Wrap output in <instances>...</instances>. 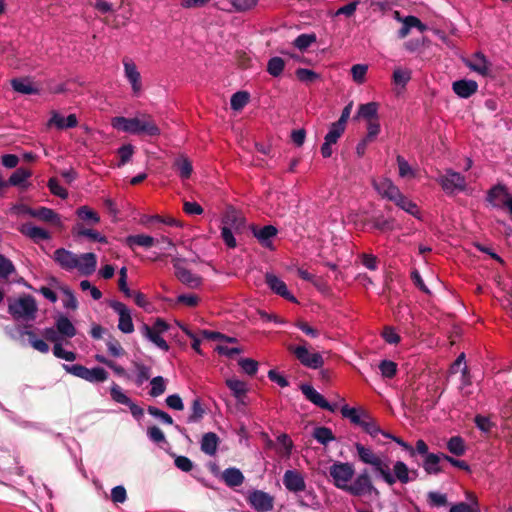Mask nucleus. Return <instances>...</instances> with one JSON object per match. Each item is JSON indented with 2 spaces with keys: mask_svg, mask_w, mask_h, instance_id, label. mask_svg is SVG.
<instances>
[{
  "mask_svg": "<svg viewBox=\"0 0 512 512\" xmlns=\"http://www.w3.org/2000/svg\"><path fill=\"white\" fill-rule=\"evenodd\" d=\"M111 125L117 130L134 135L156 137L161 134L160 128L154 119L148 114H142L133 118L117 116L112 119Z\"/></svg>",
  "mask_w": 512,
  "mask_h": 512,
  "instance_id": "obj_1",
  "label": "nucleus"
},
{
  "mask_svg": "<svg viewBox=\"0 0 512 512\" xmlns=\"http://www.w3.org/2000/svg\"><path fill=\"white\" fill-rule=\"evenodd\" d=\"M355 449L361 462L371 465L375 474L379 475L389 486L395 484V478H393L388 462L361 443H355Z\"/></svg>",
  "mask_w": 512,
  "mask_h": 512,
  "instance_id": "obj_2",
  "label": "nucleus"
},
{
  "mask_svg": "<svg viewBox=\"0 0 512 512\" xmlns=\"http://www.w3.org/2000/svg\"><path fill=\"white\" fill-rule=\"evenodd\" d=\"M8 313L14 320L33 321L38 311L36 300L31 295L8 298Z\"/></svg>",
  "mask_w": 512,
  "mask_h": 512,
  "instance_id": "obj_3",
  "label": "nucleus"
},
{
  "mask_svg": "<svg viewBox=\"0 0 512 512\" xmlns=\"http://www.w3.org/2000/svg\"><path fill=\"white\" fill-rule=\"evenodd\" d=\"M302 343L301 345H289L288 351L292 353L295 358L305 367L310 369H320L324 365V359L320 353H311L307 348V342L297 337Z\"/></svg>",
  "mask_w": 512,
  "mask_h": 512,
  "instance_id": "obj_4",
  "label": "nucleus"
},
{
  "mask_svg": "<svg viewBox=\"0 0 512 512\" xmlns=\"http://www.w3.org/2000/svg\"><path fill=\"white\" fill-rule=\"evenodd\" d=\"M64 370L91 383H101L108 379V372L102 367L89 369L81 364L63 365Z\"/></svg>",
  "mask_w": 512,
  "mask_h": 512,
  "instance_id": "obj_5",
  "label": "nucleus"
},
{
  "mask_svg": "<svg viewBox=\"0 0 512 512\" xmlns=\"http://www.w3.org/2000/svg\"><path fill=\"white\" fill-rule=\"evenodd\" d=\"M438 184L448 195L462 192L466 189L467 182L465 176L452 169H447L444 174L437 178Z\"/></svg>",
  "mask_w": 512,
  "mask_h": 512,
  "instance_id": "obj_6",
  "label": "nucleus"
},
{
  "mask_svg": "<svg viewBox=\"0 0 512 512\" xmlns=\"http://www.w3.org/2000/svg\"><path fill=\"white\" fill-rule=\"evenodd\" d=\"M329 474L333 478L334 485L345 491L349 487V482L355 474L354 467L348 462H335L329 468Z\"/></svg>",
  "mask_w": 512,
  "mask_h": 512,
  "instance_id": "obj_7",
  "label": "nucleus"
},
{
  "mask_svg": "<svg viewBox=\"0 0 512 512\" xmlns=\"http://www.w3.org/2000/svg\"><path fill=\"white\" fill-rule=\"evenodd\" d=\"M352 496L361 497L363 495H379V491L373 485L368 469H363L346 490Z\"/></svg>",
  "mask_w": 512,
  "mask_h": 512,
  "instance_id": "obj_8",
  "label": "nucleus"
},
{
  "mask_svg": "<svg viewBox=\"0 0 512 512\" xmlns=\"http://www.w3.org/2000/svg\"><path fill=\"white\" fill-rule=\"evenodd\" d=\"M185 261V259L182 258H173L172 264L173 268L175 270V276L176 278L184 285L188 286L189 288H197L202 283V278L199 275H196L192 273L190 270L186 269L182 266V263Z\"/></svg>",
  "mask_w": 512,
  "mask_h": 512,
  "instance_id": "obj_9",
  "label": "nucleus"
},
{
  "mask_svg": "<svg viewBox=\"0 0 512 512\" xmlns=\"http://www.w3.org/2000/svg\"><path fill=\"white\" fill-rule=\"evenodd\" d=\"M22 212L33 217L37 218L43 222L52 224L56 227H62V221L59 216L53 209L47 207H39V208H31L29 206H22Z\"/></svg>",
  "mask_w": 512,
  "mask_h": 512,
  "instance_id": "obj_10",
  "label": "nucleus"
},
{
  "mask_svg": "<svg viewBox=\"0 0 512 512\" xmlns=\"http://www.w3.org/2000/svg\"><path fill=\"white\" fill-rule=\"evenodd\" d=\"M250 230L262 247L269 250L275 249L272 242L273 238H275L278 234V229L275 226L266 225L263 227H258L257 225L252 224L250 226Z\"/></svg>",
  "mask_w": 512,
  "mask_h": 512,
  "instance_id": "obj_11",
  "label": "nucleus"
},
{
  "mask_svg": "<svg viewBox=\"0 0 512 512\" xmlns=\"http://www.w3.org/2000/svg\"><path fill=\"white\" fill-rule=\"evenodd\" d=\"M109 306L119 315L118 329L126 334L134 331V325L128 307L119 301L111 300Z\"/></svg>",
  "mask_w": 512,
  "mask_h": 512,
  "instance_id": "obj_12",
  "label": "nucleus"
},
{
  "mask_svg": "<svg viewBox=\"0 0 512 512\" xmlns=\"http://www.w3.org/2000/svg\"><path fill=\"white\" fill-rule=\"evenodd\" d=\"M247 499L257 512H269L274 508V497L262 490L250 492Z\"/></svg>",
  "mask_w": 512,
  "mask_h": 512,
  "instance_id": "obj_13",
  "label": "nucleus"
},
{
  "mask_svg": "<svg viewBox=\"0 0 512 512\" xmlns=\"http://www.w3.org/2000/svg\"><path fill=\"white\" fill-rule=\"evenodd\" d=\"M53 260L64 270L71 271L79 266V256L65 248H58L54 251Z\"/></svg>",
  "mask_w": 512,
  "mask_h": 512,
  "instance_id": "obj_14",
  "label": "nucleus"
},
{
  "mask_svg": "<svg viewBox=\"0 0 512 512\" xmlns=\"http://www.w3.org/2000/svg\"><path fill=\"white\" fill-rule=\"evenodd\" d=\"M265 283L275 294L290 302H297L296 298L289 292L286 283L275 274L267 272L265 274Z\"/></svg>",
  "mask_w": 512,
  "mask_h": 512,
  "instance_id": "obj_15",
  "label": "nucleus"
},
{
  "mask_svg": "<svg viewBox=\"0 0 512 512\" xmlns=\"http://www.w3.org/2000/svg\"><path fill=\"white\" fill-rule=\"evenodd\" d=\"M283 484L288 491L294 493L302 492L306 489L304 477L297 470L285 471L283 475Z\"/></svg>",
  "mask_w": 512,
  "mask_h": 512,
  "instance_id": "obj_16",
  "label": "nucleus"
},
{
  "mask_svg": "<svg viewBox=\"0 0 512 512\" xmlns=\"http://www.w3.org/2000/svg\"><path fill=\"white\" fill-rule=\"evenodd\" d=\"M301 392L303 395L314 405L328 410L330 412H335L336 405L330 404L320 393H318L311 385L302 384L300 386Z\"/></svg>",
  "mask_w": 512,
  "mask_h": 512,
  "instance_id": "obj_17",
  "label": "nucleus"
},
{
  "mask_svg": "<svg viewBox=\"0 0 512 512\" xmlns=\"http://www.w3.org/2000/svg\"><path fill=\"white\" fill-rule=\"evenodd\" d=\"M465 64L470 70L482 76H489L491 74V63L482 52L474 53Z\"/></svg>",
  "mask_w": 512,
  "mask_h": 512,
  "instance_id": "obj_18",
  "label": "nucleus"
},
{
  "mask_svg": "<svg viewBox=\"0 0 512 512\" xmlns=\"http://www.w3.org/2000/svg\"><path fill=\"white\" fill-rule=\"evenodd\" d=\"M125 77L128 79L132 86L133 93L138 95L142 89L141 75L137 70L135 63L129 59H123Z\"/></svg>",
  "mask_w": 512,
  "mask_h": 512,
  "instance_id": "obj_19",
  "label": "nucleus"
},
{
  "mask_svg": "<svg viewBox=\"0 0 512 512\" xmlns=\"http://www.w3.org/2000/svg\"><path fill=\"white\" fill-rule=\"evenodd\" d=\"M222 223L236 233H241L245 228L246 220L240 212L230 207L223 216Z\"/></svg>",
  "mask_w": 512,
  "mask_h": 512,
  "instance_id": "obj_20",
  "label": "nucleus"
},
{
  "mask_svg": "<svg viewBox=\"0 0 512 512\" xmlns=\"http://www.w3.org/2000/svg\"><path fill=\"white\" fill-rule=\"evenodd\" d=\"M453 92L461 98H469L478 90V84L474 80L461 79L453 82Z\"/></svg>",
  "mask_w": 512,
  "mask_h": 512,
  "instance_id": "obj_21",
  "label": "nucleus"
},
{
  "mask_svg": "<svg viewBox=\"0 0 512 512\" xmlns=\"http://www.w3.org/2000/svg\"><path fill=\"white\" fill-rule=\"evenodd\" d=\"M442 453L427 454L423 460L422 467L428 475H437L444 472L441 465Z\"/></svg>",
  "mask_w": 512,
  "mask_h": 512,
  "instance_id": "obj_22",
  "label": "nucleus"
},
{
  "mask_svg": "<svg viewBox=\"0 0 512 512\" xmlns=\"http://www.w3.org/2000/svg\"><path fill=\"white\" fill-rule=\"evenodd\" d=\"M97 265V257L94 253H84L79 256V266L77 267L79 273L84 276L91 275Z\"/></svg>",
  "mask_w": 512,
  "mask_h": 512,
  "instance_id": "obj_23",
  "label": "nucleus"
},
{
  "mask_svg": "<svg viewBox=\"0 0 512 512\" xmlns=\"http://www.w3.org/2000/svg\"><path fill=\"white\" fill-rule=\"evenodd\" d=\"M19 231L32 239L35 242H38L40 240H48L50 239V234L47 230L32 225L31 223H25L20 228Z\"/></svg>",
  "mask_w": 512,
  "mask_h": 512,
  "instance_id": "obj_24",
  "label": "nucleus"
},
{
  "mask_svg": "<svg viewBox=\"0 0 512 512\" xmlns=\"http://www.w3.org/2000/svg\"><path fill=\"white\" fill-rule=\"evenodd\" d=\"M172 167L175 169L181 179L190 178L193 172L192 162L188 159L187 156L183 154L175 158Z\"/></svg>",
  "mask_w": 512,
  "mask_h": 512,
  "instance_id": "obj_25",
  "label": "nucleus"
},
{
  "mask_svg": "<svg viewBox=\"0 0 512 512\" xmlns=\"http://www.w3.org/2000/svg\"><path fill=\"white\" fill-rule=\"evenodd\" d=\"M31 176L32 171L30 169L24 167L17 168L9 177L8 184L26 189L29 186L27 179Z\"/></svg>",
  "mask_w": 512,
  "mask_h": 512,
  "instance_id": "obj_26",
  "label": "nucleus"
},
{
  "mask_svg": "<svg viewBox=\"0 0 512 512\" xmlns=\"http://www.w3.org/2000/svg\"><path fill=\"white\" fill-rule=\"evenodd\" d=\"M141 333L144 337L149 339L152 343H154L157 347L164 351L169 350L168 343L160 336L161 333L153 330L148 324H143L140 328Z\"/></svg>",
  "mask_w": 512,
  "mask_h": 512,
  "instance_id": "obj_27",
  "label": "nucleus"
},
{
  "mask_svg": "<svg viewBox=\"0 0 512 512\" xmlns=\"http://www.w3.org/2000/svg\"><path fill=\"white\" fill-rule=\"evenodd\" d=\"M502 197H504L503 200H501V204L503 205V202L507 199V197H512L508 192L507 188L502 184H497L489 189L487 192V201L492 204L494 207H499L500 204L497 202Z\"/></svg>",
  "mask_w": 512,
  "mask_h": 512,
  "instance_id": "obj_28",
  "label": "nucleus"
},
{
  "mask_svg": "<svg viewBox=\"0 0 512 512\" xmlns=\"http://www.w3.org/2000/svg\"><path fill=\"white\" fill-rule=\"evenodd\" d=\"M11 86L16 92L21 94L35 95L39 93V89L28 78H14L11 80Z\"/></svg>",
  "mask_w": 512,
  "mask_h": 512,
  "instance_id": "obj_29",
  "label": "nucleus"
},
{
  "mask_svg": "<svg viewBox=\"0 0 512 512\" xmlns=\"http://www.w3.org/2000/svg\"><path fill=\"white\" fill-rule=\"evenodd\" d=\"M219 445V437L214 432L205 433L201 440V450L209 456H213L217 452Z\"/></svg>",
  "mask_w": 512,
  "mask_h": 512,
  "instance_id": "obj_30",
  "label": "nucleus"
},
{
  "mask_svg": "<svg viewBox=\"0 0 512 512\" xmlns=\"http://www.w3.org/2000/svg\"><path fill=\"white\" fill-rule=\"evenodd\" d=\"M222 479L227 486L237 487L243 484L244 475L238 468L230 467L223 471Z\"/></svg>",
  "mask_w": 512,
  "mask_h": 512,
  "instance_id": "obj_31",
  "label": "nucleus"
},
{
  "mask_svg": "<svg viewBox=\"0 0 512 512\" xmlns=\"http://www.w3.org/2000/svg\"><path fill=\"white\" fill-rule=\"evenodd\" d=\"M379 193H381L384 197L388 198L390 201L395 202L397 198L400 197L401 191L399 188L392 183L391 180L385 179L381 183L376 186Z\"/></svg>",
  "mask_w": 512,
  "mask_h": 512,
  "instance_id": "obj_32",
  "label": "nucleus"
},
{
  "mask_svg": "<svg viewBox=\"0 0 512 512\" xmlns=\"http://www.w3.org/2000/svg\"><path fill=\"white\" fill-rule=\"evenodd\" d=\"M125 242L132 249L134 246L150 248L155 245L156 239L149 235L137 234L127 236Z\"/></svg>",
  "mask_w": 512,
  "mask_h": 512,
  "instance_id": "obj_33",
  "label": "nucleus"
},
{
  "mask_svg": "<svg viewBox=\"0 0 512 512\" xmlns=\"http://www.w3.org/2000/svg\"><path fill=\"white\" fill-rule=\"evenodd\" d=\"M56 328L59 334L66 338H72L76 335L77 331L73 323L66 316H59L56 320Z\"/></svg>",
  "mask_w": 512,
  "mask_h": 512,
  "instance_id": "obj_34",
  "label": "nucleus"
},
{
  "mask_svg": "<svg viewBox=\"0 0 512 512\" xmlns=\"http://www.w3.org/2000/svg\"><path fill=\"white\" fill-rule=\"evenodd\" d=\"M364 410L358 411L356 408H351L348 405H344L341 408V414L344 418H348L353 424L362 426L366 417L363 416Z\"/></svg>",
  "mask_w": 512,
  "mask_h": 512,
  "instance_id": "obj_35",
  "label": "nucleus"
},
{
  "mask_svg": "<svg viewBox=\"0 0 512 512\" xmlns=\"http://www.w3.org/2000/svg\"><path fill=\"white\" fill-rule=\"evenodd\" d=\"M363 416L366 417V419L361 428L371 437L376 438L379 434L383 435V433H386L367 412H363Z\"/></svg>",
  "mask_w": 512,
  "mask_h": 512,
  "instance_id": "obj_36",
  "label": "nucleus"
},
{
  "mask_svg": "<svg viewBox=\"0 0 512 512\" xmlns=\"http://www.w3.org/2000/svg\"><path fill=\"white\" fill-rule=\"evenodd\" d=\"M312 436L322 445H327L329 442L335 440L332 430L325 426L314 428Z\"/></svg>",
  "mask_w": 512,
  "mask_h": 512,
  "instance_id": "obj_37",
  "label": "nucleus"
},
{
  "mask_svg": "<svg viewBox=\"0 0 512 512\" xmlns=\"http://www.w3.org/2000/svg\"><path fill=\"white\" fill-rule=\"evenodd\" d=\"M378 104L376 102H368L361 104L358 109V116L370 120H377Z\"/></svg>",
  "mask_w": 512,
  "mask_h": 512,
  "instance_id": "obj_38",
  "label": "nucleus"
},
{
  "mask_svg": "<svg viewBox=\"0 0 512 512\" xmlns=\"http://www.w3.org/2000/svg\"><path fill=\"white\" fill-rule=\"evenodd\" d=\"M447 449L455 456H462L466 452L465 441L461 436H453L447 442Z\"/></svg>",
  "mask_w": 512,
  "mask_h": 512,
  "instance_id": "obj_39",
  "label": "nucleus"
},
{
  "mask_svg": "<svg viewBox=\"0 0 512 512\" xmlns=\"http://www.w3.org/2000/svg\"><path fill=\"white\" fill-rule=\"evenodd\" d=\"M393 472H394L393 478H395V482L398 480L402 484H407L408 482L411 481V479L409 477L408 466L404 462H402V461L395 462V464L393 466Z\"/></svg>",
  "mask_w": 512,
  "mask_h": 512,
  "instance_id": "obj_40",
  "label": "nucleus"
},
{
  "mask_svg": "<svg viewBox=\"0 0 512 512\" xmlns=\"http://www.w3.org/2000/svg\"><path fill=\"white\" fill-rule=\"evenodd\" d=\"M226 385L235 398L246 397L248 388L245 382L238 379H227Z\"/></svg>",
  "mask_w": 512,
  "mask_h": 512,
  "instance_id": "obj_41",
  "label": "nucleus"
},
{
  "mask_svg": "<svg viewBox=\"0 0 512 512\" xmlns=\"http://www.w3.org/2000/svg\"><path fill=\"white\" fill-rule=\"evenodd\" d=\"M205 415V409L201 404V400L199 398H195L192 401L191 405V414L187 418L188 423H198L202 420Z\"/></svg>",
  "mask_w": 512,
  "mask_h": 512,
  "instance_id": "obj_42",
  "label": "nucleus"
},
{
  "mask_svg": "<svg viewBox=\"0 0 512 512\" xmlns=\"http://www.w3.org/2000/svg\"><path fill=\"white\" fill-rule=\"evenodd\" d=\"M316 41L317 37L315 33H303L295 38V40L293 41V45L300 51H304Z\"/></svg>",
  "mask_w": 512,
  "mask_h": 512,
  "instance_id": "obj_43",
  "label": "nucleus"
},
{
  "mask_svg": "<svg viewBox=\"0 0 512 512\" xmlns=\"http://www.w3.org/2000/svg\"><path fill=\"white\" fill-rule=\"evenodd\" d=\"M285 68V61L278 56L272 57L267 63V72L273 77H279Z\"/></svg>",
  "mask_w": 512,
  "mask_h": 512,
  "instance_id": "obj_44",
  "label": "nucleus"
},
{
  "mask_svg": "<svg viewBox=\"0 0 512 512\" xmlns=\"http://www.w3.org/2000/svg\"><path fill=\"white\" fill-rule=\"evenodd\" d=\"M249 93L246 91H238L234 93L230 99L231 108L235 111H239L248 103Z\"/></svg>",
  "mask_w": 512,
  "mask_h": 512,
  "instance_id": "obj_45",
  "label": "nucleus"
},
{
  "mask_svg": "<svg viewBox=\"0 0 512 512\" xmlns=\"http://www.w3.org/2000/svg\"><path fill=\"white\" fill-rule=\"evenodd\" d=\"M297 79L303 83L311 84L320 79V74L306 68H298L295 71Z\"/></svg>",
  "mask_w": 512,
  "mask_h": 512,
  "instance_id": "obj_46",
  "label": "nucleus"
},
{
  "mask_svg": "<svg viewBox=\"0 0 512 512\" xmlns=\"http://www.w3.org/2000/svg\"><path fill=\"white\" fill-rule=\"evenodd\" d=\"M106 346H107L108 352L113 357H122L126 354V351L121 346L120 342L112 335H110L108 337V339L106 340Z\"/></svg>",
  "mask_w": 512,
  "mask_h": 512,
  "instance_id": "obj_47",
  "label": "nucleus"
},
{
  "mask_svg": "<svg viewBox=\"0 0 512 512\" xmlns=\"http://www.w3.org/2000/svg\"><path fill=\"white\" fill-rule=\"evenodd\" d=\"M151 386L149 391L150 396L158 397L166 390L165 379L162 376H156L151 380Z\"/></svg>",
  "mask_w": 512,
  "mask_h": 512,
  "instance_id": "obj_48",
  "label": "nucleus"
},
{
  "mask_svg": "<svg viewBox=\"0 0 512 512\" xmlns=\"http://www.w3.org/2000/svg\"><path fill=\"white\" fill-rule=\"evenodd\" d=\"M344 126L339 125L338 123L334 122L330 125L329 131L326 134L324 140H327L328 142H331L333 144L337 143L338 139L342 136V134L345 131Z\"/></svg>",
  "mask_w": 512,
  "mask_h": 512,
  "instance_id": "obj_49",
  "label": "nucleus"
},
{
  "mask_svg": "<svg viewBox=\"0 0 512 512\" xmlns=\"http://www.w3.org/2000/svg\"><path fill=\"white\" fill-rule=\"evenodd\" d=\"M427 502L431 507H443L448 503L447 496L445 494L435 491L428 492Z\"/></svg>",
  "mask_w": 512,
  "mask_h": 512,
  "instance_id": "obj_50",
  "label": "nucleus"
},
{
  "mask_svg": "<svg viewBox=\"0 0 512 512\" xmlns=\"http://www.w3.org/2000/svg\"><path fill=\"white\" fill-rule=\"evenodd\" d=\"M392 77L396 85L405 86L411 79V70L396 68Z\"/></svg>",
  "mask_w": 512,
  "mask_h": 512,
  "instance_id": "obj_51",
  "label": "nucleus"
},
{
  "mask_svg": "<svg viewBox=\"0 0 512 512\" xmlns=\"http://www.w3.org/2000/svg\"><path fill=\"white\" fill-rule=\"evenodd\" d=\"M76 213L78 217L84 221H90L92 223H98L100 221L98 214L88 206L79 207Z\"/></svg>",
  "mask_w": 512,
  "mask_h": 512,
  "instance_id": "obj_52",
  "label": "nucleus"
},
{
  "mask_svg": "<svg viewBox=\"0 0 512 512\" xmlns=\"http://www.w3.org/2000/svg\"><path fill=\"white\" fill-rule=\"evenodd\" d=\"M24 334L29 337V342L35 350L41 353H47L49 351V345L44 340L37 339L33 331H25Z\"/></svg>",
  "mask_w": 512,
  "mask_h": 512,
  "instance_id": "obj_53",
  "label": "nucleus"
},
{
  "mask_svg": "<svg viewBox=\"0 0 512 512\" xmlns=\"http://www.w3.org/2000/svg\"><path fill=\"white\" fill-rule=\"evenodd\" d=\"M238 365L242 368V370L248 374L249 376H253L257 373L258 370V362L251 358H241L238 361Z\"/></svg>",
  "mask_w": 512,
  "mask_h": 512,
  "instance_id": "obj_54",
  "label": "nucleus"
},
{
  "mask_svg": "<svg viewBox=\"0 0 512 512\" xmlns=\"http://www.w3.org/2000/svg\"><path fill=\"white\" fill-rule=\"evenodd\" d=\"M379 369L383 377L393 378L397 373V364L391 360H382Z\"/></svg>",
  "mask_w": 512,
  "mask_h": 512,
  "instance_id": "obj_55",
  "label": "nucleus"
},
{
  "mask_svg": "<svg viewBox=\"0 0 512 512\" xmlns=\"http://www.w3.org/2000/svg\"><path fill=\"white\" fill-rule=\"evenodd\" d=\"M147 411L151 416L158 418L164 424H167V425L174 424L173 418L168 413H166L165 411H163L157 407L148 406Z\"/></svg>",
  "mask_w": 512,
  "mask_h": 512,
  "instance_id": "obj_56",
  "label": "nucleus"
},
{
  "mask_svg": "<svg viewBox=\"0 0 512 512\" xmlns=\"http://www.w3.org/2000/svg\"><path fill=\"white\" fill-rule=\"evenodd\" d=\"M398 207L403 209L404 211L408 212L411 215H415L417 212V205L409 200L406 196H404L402 193L400 194V197L397 198V200L394 202Z\"/></svg>",
  "mask_w": 512,
  "mask_h": 512,
  "instance_id": "obj_57",
  "label": "nucleus"
},
{
  "mask_svg": "<svg viewBox=\"0 0 512 512\" xmlns=\"http://www.w3.org/2000/svg\"><path fill=\"white\" fill-rule=\"evenodd\" d=\"M133 153H134V147L131 144L122 145L118 149V155L120 158L118 167H121V166H124L125 164H127L131 160Z\"/></svg>",
  "mask_w": 512,
  "mask_h": 512,
  "instance_id": "obj_58",
  "label": "nucleus"
},
{
  "mask_svg": "<svg viewBox=\"0 0 512 512\" xmlns=\"http://www.w3.org/2000/svg\"><path fill=\"white\" fill-rule=\"evenodd\" d=\"M110 395L115 402L126 406L132 401L126 394L123 393L122 389L117 384H114L111 387Z\"/></svg>",
  "mask_w": 512,
  "mask_h": 512,
  "instance_id": "obj_59",
  "label": "nucleus"
},
{
  "mask_svg": "<svg viewBox=\"0 0 512 512\" xmlns=\"http://www.w3.org/2000/svg\"><path fill=\"white\" fill-rule=\"evenodd\" d=\"M47 186L53 195L58 196L61 199H66L68 197L67 190L59 185V182L56 178H50L48 180Z\"/></svg>",
  "mask_w": 512,
  "mask_h": 512,
  "instance_id": "obj_60",
  "label": "nucleus"
},
{
  "mask_svg": "<svg viewBox=\"0 0 512 512\" xmlns=\"http://www.w3.org/2000/svg\"><path fill=\"white\" fill-rule=\"evenodd\" d=\"M368 70V66L364 64H355L351 68L352 78L358 83L362 84L365 81V76Z\"/></svg>",
  "mask_w": 512,
  "mask_h": 512,
  "instance_id": "obj_61",
  "label": "nucleus"
},
{
  "mask_svg": "<svg viewBox=\"0 0 512 512\" xmlns=\"http://www.w3.org/2000/svg\"><path fill=\"white\" fill-rule=\"evenodd\" d=\"M134 366L137 370L136 384L142 385L150 378V367L138 362H135Z\"/></svg>",
  "mask_w": 512,
  "mask_h": 512,
  "instance_id": "obj_62",
  "label": "nucleus"
},
{
  "mask_svg": "<svg viewBox=\"0 0 512 512\" xmlns=\"http://www.w3.org/2000/svg\"><path fill=\"white\" fill-rule=\"evenodd\" d=\"M381 335L384 338L385 342H387L388 344L395 345L398 344L401 340L400 335L391 326H385L383 328Z\"/></svg>",
  "mask_w": 512,
  "mask_h": 512,
  "instance_id": "obj_63",
  "label": "nucleus"
},
{
  "mask_svg": "<svg viewBox=\"0 0 512 512\" xmlns=\"http://www.w3.org/2000/svg\"><path fill=\"white\" fill-rule=\"evenodd\" d=\"M15 272V267L11 260L0 254V277L7 278Z\"/></svg>",
  "mask_w": 512,
  "mask_h": 512,
  "instance_id": "obj_64",
  "label": "nucleus"
}]
</instances>
